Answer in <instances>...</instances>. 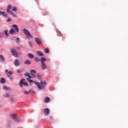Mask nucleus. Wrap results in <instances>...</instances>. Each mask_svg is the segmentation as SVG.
I'll use <instances>...</instances> for the list:
<instances>
[{
  "instance_id": "nucleus-1",
  "label": "nucleus",
  "mask_w": 128,
  "mask_h": 128,
  "mask_svg": "<svg viewBox=\"0 0 128 128\" xmlns=\"http://www.w3.org/2000/svg\"><path fill=\"white\" fill-rule=\"evenodd\" d=\"M27 78V80H28L29 82H34L35 84L36 85V86L38 87V90H42V89L45 88V86L46 85V82H42V81H40V83L38 82H36V81H34L31 79L33 78V77L30 76H28Z\"/></svg>"
},
{
  "instance_id": "nucleus-2",
  "label": "nucleus",
  "mask_w": 128,
  "mask_h": 128,
  "mask_svg": "<svg viewBox=\"0 0 128 128\" xmlns=\"http://www.w3.org/2000/svg\"><path fill=\"white\" fill-rule=\"evenodd\" d=\"M10 9H12V11H13V12H16V10H17L16 7L14 6L12 7L10 4L8 5L7 12H8V14H12V16H13L14 18H18V16H16V14H14L12 12L10 11Z\"/></svg>"
},
{
  "instance_id": "nucleus-3",
  "label": "nucleus",
  "mask_w": 128,
  "mask_h": 128,
  "mask_svg": "<svg viewBox=\"0 0 128 128\" xmlns=\"http://www.w3.org/2000/svg\"><path fill=\"white\" fill-rule=\"evenodd\" d=\"M12 28H13L10 29L9 34H13L19 32V28H18V26L14 24L13 25H12Z\"/></svg>"
},
{
  "instance_id": "nucleus-4",
  "label": "nucleus",
  "mask_w": 128,
  "mask_h": 128,
  "mask_svg": "<svg viewBox=\"0 0 128 128\" xmlns=\"http://www.w3.org/2000/svg\"><path fill=\"white\" fill-rule=\"evenodd\" d=\"M46 61V59L45 58H40V62H41V69L42 70H46V69L47 68V66L46 65L45 62Z\"/></svg>"
},
{
  "instance_id": "nucleus-5",
  "label": "nucleus",
  "mask_w": 128,
  "mask_h": 128,
  "mask_svg": "<svg viewBox=\"0 0 128 128\" xmlns=\"http://www.w3.org/2000/svg\"><path fill=\"white\" fill-rule=\"evenodd\" d=\"M24 80H25L24 78H22V80H20V86L22 88L24 86H28V84L26 82V81H24Z\"/></svg>"
},
{
  "instance_id": "nucleus-6",
  "label": "nucleus",
  "mask_w": 128,
  "mask_h": 128,
  "mask_svg": "<svg viewBox=\"0 0 128 128\" xmlns=\"http://www.w3.org/2000/svg\"><path fill=\"white\" fill-rule=\"evenodd\" d=\"M23 32L25 34L26 36H27L28 38H32V36L31 35V34L30 33V32L27 30L26 28L23 29Z\"/></svg>"
},
{
  "instance_id": "nucleus-7",
  "label": "nucleus",
  "mask_w": 128,
  "mask_h": 128,
  "mask_svg": "<svg viewBox=\"0 0 128 128\" xmlns=\"http://www.w3.org/2000/svg\"><path fill=\"white\" fill-rule=\"evenodd\" d=\"M10 117H12V118L15 121L19 122H20V118L18 116L16 115H14V114H10Z\"/></svg>"
},
{
  "instance_id": "nucleus-8",
  "label": "nucleus",
  "mask_w": 128,
  "mask_h": 128,
  "mask_svg": "<svg viewBox=\"0 0 128 128\" xmlns=\"http://www.w3.org/2000/svg\"><path fill=\"white\" fill-rule=\"evenodd\" d=\"M12 54L16 58L18 57V53L16 52V50L14 49H12L11 50Z\"/></svg>"
},
{
  "instance_id": "nucleus-9",
  "label": "nucleus",
  "mask_w": 128,
  "mask_h": 128,
  "mask_svg": "<svg viewBox=\"0 0 128 128\" xmlns=\"http://www.w3.org/2000/svg\"><path fill=\"white\" fill-rule=\"evenodd\" d=\"M14 64L15 66H20V62L18 59H16L14 61Z\"/></svg>"
},
{
  "instance_id": "nucleus-10",
  "label": "nucleus",
  "mask_w": 128,
  "mask_h": 128,
  "mask_svg": "<svg viewBox=\"0 0 128 128\" xmlns=\"http://www.w3.org/2000/svg\"><path fill=\"white\" fill-rule=\"evenodd\" d=\"M35 42H36V44L39 45L41 44V40L39 38H35Z\"/></svg>"
},
{
  "instance_id": "nucleus-11",
  "label": "nucleus",
  "mask_w": 128,
  "mask_h": 128,
  "mask_svg": "<svg viewBox=\"0 0 128 128\" xmlns=\"http://www.w3.org/2000/svg\"><path fill=\"white\" fill-rule=\"evenodd\" d=\"M30 75L33 76L34 78H36V71L35 70H30Z\"/></svg>"
},
{
  "instance_id": "nucleus-12",
  "label": "nucleus",
  "mask_w": 128,
  "mask_h": 128,
  "mask_svg": "<svg viewBox=\"0 0 128 128\" xmlns=\"http://www.w3.org/2000/svg\"><path fill=\"white\" fill-rule=\"evenodd\" d=\"M44 114L48 115L50 114V110L48 108H46L44 110Z\"/></svg>"
},
{
  "instance_id": "nucleus-13",
  "label": "nucleus",
  "mask_w": 128,
  "mask_h": 128,
  "mask_svg": "<svg viewBox=\"0 0 128 128\" xmlns=\"http://www.w3.org/2000/svg\"><path fill=\"white\" fill-rule=\"evenodd\" d=\"M36 55H38V56H44V54H42V52L40 50L36 51Z\"/></svg>"
},
{
  "instance_id": "nucleus-14",
  "label": "nucleus",
  "mask_w": 128,
  "mask_h": 128,
  "mask_svg": "<svg viewBox=\"0 0 128 128\" xmlns=\"http://www.w3.org/2000/svg\"><path fill=\"white\" fill-rule=\"evenodd\" d=\"M3 16L8 18V14H6L5 13V12H1L0 11V16Z\"/></svg>"
},
{
  "instance_id": "nucleus-15",
  "label": "nucleus",
  "mask_w": 128,
  "mask_h": 128,
  "mask_svg": "<svg viewBox=\"0 0 128 128\" xmlns=\"http://www.w3.org/2000/svg\"><path fill=\"white\" fill-rule=\"evenodd\" d=\"M0 61L2 62H5V58L2 54H0Z\"/></svg>"
},
{
  "instance_id": "nucleus-16",
  "label": "nucleus",
  "mask_w": 128,
  "mask_h": 128,
  "mask_svg": "<svg viewBox=\"0 0 128 128\" xmlns=\"http://www.w3.org/2000/svg\"><path fill=\"white\" fill-rule=\"evenodd\" d=\"M50 98L46 97L45 98V100H44V102H45V104H47L50 102Z\"/></svg>"
},
{
  "instance_id": "nucleus-17",
  "label": "nucleus",
  "mask_w": 128,
  "mask_h": 128,
  "mask_svg": "<svg viewBox=\"0 0 128 128\" xmlns=\"http://www.w3.org/2000/svg\"><path fill=\"white\" fill-rule=\"evenodd\" d=\"M6 82V80L4 78H1V80H0V84H5Z\"/></svg>"
},
{
  "instance_id": "nucleus-18",
  "label": "nucleus",
  "mask_w": 128,
  "mask_h": 128,
  "mask_svg": "<svg viewBox=\"0 0 128 128\" xmlns=\"http://www.w3.org/2000/svg\"><path fill=\"white\" fill-rule=\"evenodd\" d=\"M3 90H10V88L9 87H8L7 86H3L2 88Z\"/></svg>"
},
{
  "instance_id": "nucleus-19",
  "label": "nucleus",
  "mask_w": 128,
  "mask_h": 128,
  "mask_svg": "<svg viewBox=\"0 0 128 128\" xmlns=\"http://www.w3.org/2000/svg\"><path fill=\"white\" fill-rule=\"evenodd\" d=\"M24 64H31V62H30V60H27L24 62Z\"/></svg>"
},
{
  "instance_id": "nucleus-20",
  "label": "nucleus",
  "mask_w": 128,
  "mask_h": 128,
  "mask_svg": "<svg viewBox=\"0 0 128 128\" xmlns=\"http://www.w3.org/2000/svg\"><path fill=\"white\" fill-rule=\"evenodd\" d=\"M28 56L30 58H34V56L32 54H28Z\"/></svg>"
},
{
  "instance_id": "nucleus-21",
  "label": "nucleus",
  "mask_w": 128,
  "mask_h": 128,
  "mask_svg": "<svg viewBox=\"0 0 128 128\" xmlns=\"http://www.w3.org/2000/svg\"><path fill=\"white\" fill-rule=\"evenodd\" d=\"M30 92H31V90H30V91L26 90V91L23 92V93L26 95H28V94H30Z\"/></svg>"
},
{
  "instance_id": "nucleus-22",
  "label": "nucleus",
  "mask_w": 128,
  "mask_h": 128,
  "mask_svg": "<svg viewBox=\"0 0 128 128\" xmlns=\"http://www.w3.org/2000/svg\"><path fill=\"white\" fill-rule=\"evenodd\" d=\"M4 34L6 35V37H8V30H6L4 31Z\"/></svg>"
},
{
  "instance_id": "nucleus-23",
  "label": "nucleus",
  "mask_w": 128,
  "mask_h": 128,
  "mask_svg": "<svg viewBox=\"0 0 128 128\" xmlns=\"http://www.w3.org/2000/svg\"><path fill=\"white\" fill-rule=\"evenodd\" d=\"M34 60H35V62H40V59L38 58H36V57L34 58Z\"/></svg>"
},
{
  "instance_id": "nucleus-24",
  "label": "nucleus",
  "mask_w": 128,
  "mask_h": 128,
  "mask_svg": "<svg viewBox=\"0 0 128 128\" xmlns=\"http://www.w3.org/2000/svg\"><path fill=\"white\" fill-rule=\"evenodd\" d=\"M28 45H29V46H30V48H32V43L31 42L28 41Z\"/></svg>"
},
{
  "instance_id": "nucleus-25",
  "label": "nucleus",
  "mask_w": 128,
  "mask_h": 128,
  "mask_svg": "<svg viewBox=\"0 0 128 128\" xmlns=\"http://www.w3.org/2000/svg\"><path fill=\"white\" fill-rule=\"evenodd\" d=\"M50 52V51L48 50V48H46L45 49V53L46 54H48Z\"/></svg>"
},
{
  "instance_id": "nucleus-26",
  "label": "nucleus",
  "mask_w": 128,
  "mask_h": 128,
  "mask_svg": "<svg viewBox=\"0 0 128 128\" xmlns=\"http://www.w3.org/2000/svg\"><path fill=\"white\" fill-rule=\"evenodd\" d=\"M4 98H10V94H6L4 95Z\"/></svg>"
},
{
  "instance_id": "nucleus-27",
  "label": "nucleus",
  "mask_w": 128,
  "mask_h": 128,
  "mask_svg": "<svg viewBox=\"0 0 128 128\" xmlns=\"http://www.w3.org/2000/svg\"><path fill=\"white\" fill-rule=\"evenodd\" d=\"M8 74L9 75H12V71H9L8 72Z\"/></svg>"
},
{
  "instance_id": "nucleus-28",
  "label": "nucleus",
  "mask_w": 128,
  "mask_h": 128,
  "mask_svg": "<svg viewBox=\"0 0 128 128\" xmlns=\"http://www.w3.org/2000/svg\"><path fill=\"white\" fill-rule=\"evenodd\" d=\"M24 75L26 76H30V75L28 73H25L24 74Z\"/></svg>"
},
{
  "instance_id": "nucleus-29",
  "label": "nucleus",
  "mask_w": 128,
  "mask_h": 128,
  "mask_svg": "<svg viewBox=\"0 0 128 128\" xmlns=\"http://www.w3.org/2000/svg\"><path fill=\"white\" fill-rule=\"evenodd\" d=\"M16 42L18 43L20 42V38H16Z\"/></svg>"
},
{
  "instance_id": "nucleus-30",
  "label": "nucleus",
  "mask_w": 128,
  "mask_h": 128,
  "mask_svg": "<svg viewBox=\"0 0 128 128\" xmlns=\"http://www.w3.org/2000/svg\"><path fill=\"white\" fill-rule=\"evenodd\" d=\"M8 76L9 77L10 79V80H13L12 77H10V76L8 75Z\"/></svg>"
},
{
  "instance_id": "nucleus-31",
  "label": "nucleus",
  "mask_w": 128,
  "mask_h": 128,
  "mask_svg": "<svg viewBox=\"0 0 128 128\" xmlns=\"http://www.w3.org/2000/svg\"><path fill=\"white\" fill-rule=\"evenodd\" d=\"M38 80H40L41 78V76L40 75H38Z\"/></svg>"
},
{
  "instance_id": "nucleus-32",
  "label": "nucleus",
  "mask_w": 128,
  "mask_h": 128,
  "mask_svg": "<svg viewBox=\"0 0 128 128\" xmlns=\"http://www.w3.org/2000/svg\"><path fill=\"white\" fill-rule=\"evenodd\" d=\"M10 22V18H8L7 22Z\"/></svg>"
},
{
  "instance_id": "nucleus-33",
  "label": "nucleus",
  "mask_w": 128,
  "mask_h": 128,
  "mask_svg": "<svg viewBox=\"0 0 128 128\" xmlns=\"http://www.w3.org/2000/svg\"><path fill=\"white\" fill-rule=\"evenodd\" d=\"M2 34H0V38H2Z\"/></svg>"
},
{
  "instance_id": "nucleus-34",
  "label": "nucleus",
  "mask_w": 128,
  "mask_h": 128,
  "mask_svg": "<svg viewBox=\"0 0 128 128\" xmlns=\"http://www.w3.org/2000/svg\"><path fill=\"white\" fill-rule=\"evenodd\" d=\"M18 73H20V71L19 70H18Z\"/></svg>"
},
{
  "instance_id": "nucleus-35",
  "label": "nucleus",
  "mask_w": 128,
  "mask_h": 128,
  "mask_svg": "<svg viewBox=\"0 0 128 128\" xmlns=\"http://www.w3.org/2000/svg\"><path fill=\"white\" fill-rule=\"evenodd\" d=\"M18 50H20V47H18Z\"/></svg>"
},
{
  "instance_id": "nucleus-36",
  "label": "nucleus",
  "mask_w": 128,
  "mask_h": 128,
  "mask_svg": "<svg viewBox=\"0 0 128 128\" xmlns=\"http://www.w3.org/2000/svg\"><path fill=\"white\" fill-rule=\"evenodd\" d=\"M8 72V70H6V71H5L6 73Z\"/></svg>"
}]
</instances>
